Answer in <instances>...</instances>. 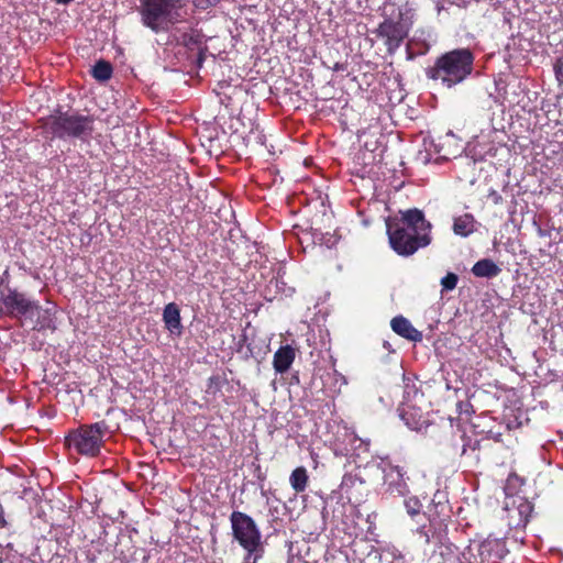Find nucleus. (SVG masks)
<instances>
[{
  "label": "nucleus",
  "instance_id": "1",
  "mask_svg": "<svg viewBox=\"0 0 563 563\" xmlns=\"http://www.w3.org/2000/svg\"><path fill=\"white\" fill-rule=\"evenodd\" d=\"M431 223L421 210L413 208L400 212V218H388L386 231L391 250L400 256L413 255L431 243Z\"/></svg>",
  "mask_w": 563,
  "mask_h": 563
},
{
  "label": "nucleus",
  "instance_id": "2",
  "mask_svg": "<svg viewBox=\"0 0 563 563\" xmlns=\"http://www.w3.org/2000/svg\"><path fill=\"white\" fill-rule=\"evenodd\" d=\"M473 64L474 55L468 48H456L439 56L426 74L428 78L440 79L444 86L451 88L472 74Z\"/></svg>",
  "mask_w": 563,
  "mask_h": 563
},
{
  "label": "nucleus",
  "instance_id": "3",
  "mask_svg": "<svg viewBox=\"0 0 563 563\" xmlns=\"http://www.w3.org/2000/svg\"><path fill=\"white\" fill-rule=\"evenodd\" d=\"M93 123L92 115H85L78 111L57 110L44 120L43 128L53 137L87 141L92 135Z\"/></svg>",
  "mask_w": 563,
  "mask_h": 563
},
{
  "label": "nucleus",
  "instance_id": "4",
  "mask_svg": "<svg viewBox=\"0 0 563 563\" xmlns=\"http://www.w3.org/2000/svg\"><path fill=\"white\" fill-rule=\"evenodd\" d=\"M232 537L245 551L244 563H257L264 555L262 532L255 520L245 512L234 510L230 516Z\"/></svg>",
  "mask_w": 563,
  "mask_h": 563
},
{
  "label": "nucleus",
  "instance_id": "5",
  "mask_svg": "<svg viewBox=\"0 0 563 563\" xmlns=\"http://www.w3.org/2000/svg\"><path fill=\"white\" fill-rule=\"evenodd\" d=\"M109 432V426L104 420L81 424L67 433L64 444L70 452L86 457H96L100 454L104 437Z\"/></svg>",
  "mask_w": 563,
  "mask_h": 563
},
{
  "label": "nucleus",
  "instance_id": "6",
  "mask_svg": "<svg viewBox=\"0 0 563 563\" xmlns=\"http://www.w3.org/2000/svg\"><path fill=\"white\" fill-rule=\"evenodd\" d=\"M184 0H140L139 13L142 24L154 33L166 31L179 21L177 11Z\"/></svg>",
  "mask_w": 563,
  "mask_h": 563
},
{
  "label": "nucleus",
  "instance_id": "7",
  "mask_svg": "<svg viewBox=\"0 0 563 563\" xmlns=\"http://www.w3.org/2000/svg\"><path fill=\"white\" fill-rule=\"evenodd\" d=\"M404 15L405 13L400 11L397 21L386 18L374 31L377 37L384 40L389 54H394L401 46L411 29L412 21H407Z\"/></svg>",
  "mask_w": 563,
  "mask_h": 563
},
{
  "label": "nucleus",
  "instance_id": "8",
  "mask_svg": "<svg viewBox=\"0 0 563 563\" xmlns=\"http://www.w3.org/2000/svg\"><path fill=\"white\" fill-rule=\"evenodd\" d=\"M37 301L31 300L24 292L8 288L0 295V313L10 318L33 317Z\"/></svg>",
  "mask_w": 563,
  "mask_h": 563
},
{
  "label": "nucleus",
  "instance_id": "9",
  "mask_svg": "<svg viewBox=\"0 0 563 563\" xmlns=\"http://www.w3.org/2000/svg\"><path fill=\"white\" fill-rule=\"evenodd\" d=\"M504 511L510 529H525L533 512V505L526 497L514 495L506 498Z\"/></svg>",
  "mask_w": 563,
  "mask_h": 563
},
{
  "label": "nucleus",
  "instance_id": "10",
  "mask_svg": "<svg viewBox=\"0 0 563 563\" xmlns=\"http://www.w3.org/2000/svg\"><path fill=\"white\" fill-rule=\"evenodd\" d=\"M340 490L350 504L358 505L366 495L365 482L356 475L345 474L342 478Z\"/></svg>",
  "mask_w": 563,
  "mask_h": 563
},
{
  "label": "nucleus",
  "instance_id": "11",
  "mask_svg": "<svg viewBox=\"0 0 563 563\" xmlns=\"http://www.w3.org/2000/svg\"><path fill=\"white\" fill-rule=\"evenodd\" d=\"M406 472L398 465H389L385 470V484L390 492L397 493L399 496H405L409 493Z\"/></svg>",
  "mask_w": 563,
  "mask_h": 563
},
{
  "label": "nucleus",
  "instance_id": "12",
  "mask_svg": "<svg viewBox=\"0 0 563 563\" xmlns=\"http://www.w3.org/2000/svg\"><path fill=\"white\" fill-rule=\"evenodd\" d=\"M393 331L399 336L411 342L422 341V333L417 330L411 322L404 316H396L390 321Z\"/></svg>",
  "mask_w": 563,
  "mask_h": 563
},
{
  "label": "nucleus",
  "instance_id": "13",
  "mask_svg": "<svg viewBox=\"0 0 563 563\" xmlns=\"http://www.w3.org/2000/svg\"><path fill=\"white\" fill-rule=\"evenodd\" d=\"M163 321L165 328L172 334L181 335L184 327L181 324L180 309L175 302H169L165 306L163 310Z\"/></svg>",
  "mask_w": 563,
  "mask_h": 563
},
{
  "label": "nucleus",
  "instance_id": "14",
  "mask_svg": "<svg viewBox=\"0 0 563 563\" xmlns=\"http://www.w3.org/2000/svg\"><path fill=\"white\" fill-rule=\"evenodd\" d=\"M296 357V351L291 345H282L274 354L273 366L277 373H286Z\"/></svg>",
  "mask_w": 563,
  "mask_h": 563
},
{
  "label": "nucleus",
  "instance_id": "15",
  "mask_svg": "<svg viewBox=\"0 0 563 563\" xmlns=\"http://www.w3.org/2000/svg\"><path fill=\"white\" fill-rule=\"evenodd\" d=\"M478 555L482 561L504 558V544L498 539L487 538L478 545Z\"/></svg>",
  "mask_w": 563,
  "mask_h": 563
},
{
  "label": "nucleus",
  "instance_id": "16",
  "mask_svg": "<svg viewBox=\"0 0 563 563\" xmlns=\"http://www.w3.org/2000/svg\"><path fill=\"white\" fill-rule=\"evenodd\" d=\"M501 268L489 258H483L476 262L472 267V273L476 277L493 278L500 274Z\"/></svg>",
  "mask_w": 563,
  "mask_h": 563
},
{
  "label": "nucleus",
  "instance_id": "17",
  "mask_svg": "<svg viewBox=\"0 0 563 563\" xmlns=\"http://www.w3.org/2000/svg\"><path fill=\"white\" fill-rule=\"evenodd\" d=\"M475 218L471 213H464L460 217L454 218L453 232L456 235L466 238L475 231Z\"/></svg>",
  "mask_w": 563,
  "mask_h": 563
},
{
  "label": "nucleus",
  "instance_id": "18",
  "mask_svg": "<svg viewBox=\"0 0 563 563\" xmlns=\"http://www.w3.org/2000/svg\"><path fill=\"white\" fill-rule=\"evenodd\" d=\"M34 314L37 316L35 324L33 327L36 331L43 330H54L55 329V318L52 309H43L38 303L37 308L34 309Z\"/></svg>",
  "mask_w": 563,
  "mask_h": 563
},
{
  "label": "nucleus",
  "instance_id": "19",
  "mask_svg": "<svg viewBox=\"0 0 563 563\" xmlns=\"http://www.w3.org/2000/svg\"><path fill=\"white\" fill-rule=\"evenodd\" d=\"M308 482H309V476H308V472H307L306 467L299 466V467H296L291 472L290 477H289V483H290L291 488L296 493L305 492L308 486Z\"/></svg>",
  "mask_w": 563,
  "mask_h": 563
},
{
  "label": "nucleus",
  "instance_id": "20",
  "mask_svg": "<svg viewBox=\"0 0 563 563\" xmlns=\"http://www.w3.org/2000/svg\"><path fill=\"white\" fill-rule=\"evenodd\" d=\"M113 68L112 65L107 60H98L92 67V76L95 79L99 81L109 80L112 76Z\"/></svg>",
  "mask_w": 563,
  "mask_h": 563
},
{
  "label": "nucleus",
  "instance_id": "21",
  "mask_svg": "<svg viewBox=\"0 0 563 563\" xmlns=\"http://www.w3.org/2000/svg\"><path fill=\"white\" fill-rule=\"evenodd\" d=\"M183 44L189 48V49H200L203 46V35L196 30H192L189 33H184L183 36Z\"/></svg>",
  "mask_w": 563,
  "mask_h": 563
},
{
  "label": "nucleus",
  "instance_id": "22",
  "mask_svg": "<svg viewBox=\"0 0 563 563\" xmlns=\"http://www.w3.org/2000/svg\"><path fill=\"white\" fill-rule=\"evenodd\" d=\"M405 507L407 510V514L410 517H415L420 514L422 504L417 497H409L405 500Z\"/></svg>",
  "mask_w": 563,
  "mask_h": 563
},
{
  "label": "nucleus",
  "instance_id": "23",
  "mask_svg": "<svg viewBox=\"0 0 563 563\" xmlns=\"http://www.w3.org/2000/svg\"><path fill=\"white\" fill-rule=\"evenodd\" d=\"M433 555L441 556L442 561H439L438 563H446V561L454 555V551L451 544L441 543L434 551Z\"/></svg>",
  "mask_w": 563,
  "mask_h": 563
},
{
  "label": "nucleus",
  "instance_id": "24",
  "mask_svg": "<svg viewBox=\"0 0 563 563\" xmlns=\"http://www.w3.org/2000/svg\"><path fill=\"white\" fill-rule=\"evenodd\" d=\"M459 282V277L454 273H448L442 279H441V286L444 290H453Z\"/></svg>",
  "mask_w": 563,
  "mask_h": 563
},
{
  "label": "nucleus",
  "instance_id": "25",
  "mask_svg": "<svg viewBox=\"0 0 563 563\" xmlns=\"http://www.w3.org/2000/svg\"><path fill=\"white\" fill-rule=\"evenodd\" d=\"M219 0H192L195 7L201 10H206L218 3Z\"/></svg>",
  "mask_w": 563,
  "mask_h": 563
},
{
  "label": "nucleus",
  "instance_id": "26",
  "mask_svg": "<svg viewBox=\"0 0 563 563\" xmlns=\"http://www.w3.org/2000/svg\"><path fill=\"white\" fill-rule=\"evenodd\" d=\"M206 49H207L206 46L200 48V49H198L197 59H196L198 67L202 66V63H203V60L206 58V55H205V51Z\"/></svg>",
  "mask_w": 563,
  "mask_h": 563
},
{
  "label": "nucleus",
  "instance_id": "27",
  "mask_svg": "<svg viewBox=\"0 0 563 563\" xmlns=\"http://www.w3.org/2000/svg\"><path fill=\"white\" fill-rule=\"evenodd\" d=\"M8 526V521L5 519V514L2 505L0 504V529H3Z\"/></svg>",
  "mask_w": 563,
  "mask_h": 563
},
{
  "label": "nucleus",
  "instance_id": "28",
  "mask_svg": "<svg viewBox=\"0 0 563 563\" xmlns=\"http://www.w3.org/2000/svg\"><path fill=\"white\" fill-rule=\"evenodd\" d=\"M554 70H555L556 78L560 79V76L562 75V67L555 65Z\"/></svg>",
  "mask_w": 563,
  "mask_h": 563
}]
</instances>
